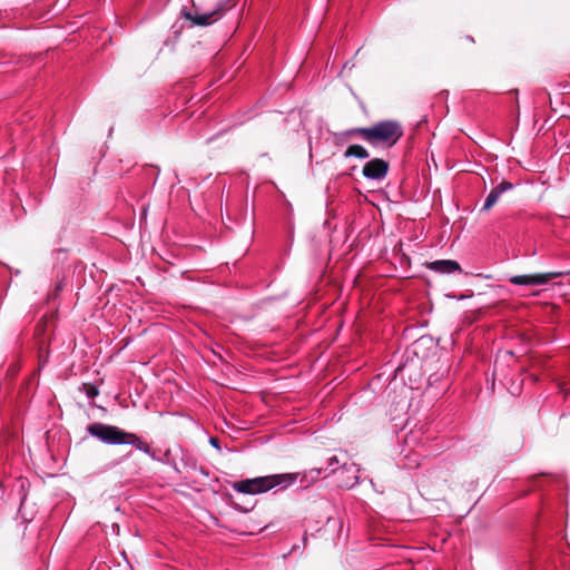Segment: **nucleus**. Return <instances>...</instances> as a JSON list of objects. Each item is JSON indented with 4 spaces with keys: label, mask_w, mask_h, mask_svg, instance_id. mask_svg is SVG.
I'll return each mask as SVG.
<instances>
[{
    "label": "nucleus",
    "mask_w": 570,
    "mask_h": 570,
    "mask_svg": "<svg viewBox=\"0 0 570 570\" xmlns=\"http://www.w3.org/2000/svg\"><path fill=\"white\" fill-rule=\"evenodd\" d=\"M428 268L440 274H453L461 272V266L453 259H439L428 264Z\"/></svg>",
    "instance_id": "0eeeda50"
},
{
    "label": "nucleus",
    "mask_w": 570,
    "mask_h": 570,
    "mask_svg": "<svg viewBox=\"0 0 570 570\" xmlns=\"http://www.w3.org/2000/svg\"><path fill=\"white\" fill-rule=\"evenodd\" d=\"M363 139L373 147L391 148L403 136L402 125L396 120H383L363 130Z\"/></svg>",
    "instance_id": "20e7f679"
},
{
    "label": "nucleus",
    "mask_w": 570,
    "mask_h": 570,
    "mask_svg": "<svg viewBox=\"0 0 570 570\" xmlns=\"http://www.w3.org/2000/svg\"><path fill=\"white\" fill-rule=\"evenodd\" d=\"M233 7V0H193V9L184 12V17L194 26L207 27L223 18Z\"/></svg>",
    "instance_id": "7ed1b4c3"
},
{
    "label": "nucleus",
    "mask_w": 570,
    "mask_h": 570,
    "mask_svg": "<svg viewBox=\"0 0 570 570\" xmlns=\"http://www.w3.org/2000/svg\"><path fill=\"white\" fill-rule=\"evenodd\" d=\"M363 130H368V127H364V128H353V129H350V130H346L342 134V136L344 137H354V136H361L363 138V134L362 131Z\"/></svg>",
    "instance_id": "9b49d317"
},
{
    "label": "nucleus",
    "mask_w": 570,
    "mask_h": 570,
    "mask_svg": "<svg viewBox=\"0 0 570 570\" xmlns=\"http://www.w3.org/2000/svg\"><path fill=\"white\" fill-rule=\"evenodd\" d=\"M561 272H548L539 274L514 275L509 282L518 286H540L548 284L551 279L562 276Z\"/></svg>",
    "instance_id": "39448f33"
},
{
    "label": "nucleus",
    "mask_w": 570,
    "mask_h": 570,
    "mask_svg": "<svg viewBox=\"0 0 570 570\" xmlns=\"http://www.w3.org/2000/svg\"><path fill=\"white\" fill-rule=\"evenodd\" d=\"M88 433L107 444H131L137 450L153 455L150 445L134 433L126 432L118 426L92 423L87 429Z\"/></svg>",
    "instance_id": "f03ea898"
},
{
    "label": "nucleus",
    "mask_w": 570,
    "mask_h": 570,
    "mask_svg": "<svg viewBox=\"0 0 570 570\" xmlns=\"http://www.w3.org/2000/svg\"><path fill=\"white\" fill-rule=\"evenodd\" d=\"M322 474L321 469H311L297 473H281L266 476H258L254 479H246L234 482L232 488L238 493L245 494H259L267 492L274 488L287 489L297 480L303 487H309L320 480Z\"/></svg>",
    "instance_id": "f257e3e1"
},
{
    "label": "nucleus",
    "mask_w": 570,
    "mask_h": 570,
    "mask_svg": "<svg viewBox=\"0 0 570 570\" xmlns=\"http://www.w3.org/2000/svg\"><path fill=\"white\" fill-rule=\"evenodd\" d=\"M513 188V185L509 181H502L501 184H499L498 186H495L491 191L490 194L487 196L485 198V202H484V205L482 207V210H489L491 209L494 204L499 200V198L501 197V195L504 193V191H508L510 189Z\"/></svg>",
    "instance_id": "6e6552de"
},
{
    "label": "nucleus",
    "mask_w": 570,
    "mask_h": 570,
    "mask_svg": "<svg viewBox=\"0 0 570 570\" xmlns=\"http://www.w3.org/2000/svg\"><path fill=\"white\" fill-rule=\"evenodd\" d=\"M390 165L387 161L381 158H374L367 161L363 166V176L371 180H381L384 179L387 175Z\"/></svg>",
    "instance_id": "423d86ee"
},
{
    "label": "nucleus",
    "mask_w": 570,
    "mask_h": 570,
    "mask_svg": "<svg viewBox=\"0 0 570 570\" xmlns=\"http://www.w3.org/2000/svg\"><path fill=\"white\" fill-rule=\"evenodd\" d=\"M358 481V476L355 474L354 475V480L352 482H345V485L346 487H353L354 484H356Z\"/></svg>",
    "instance_id": "ddd939ff"
},
{
    "label": "nucleus",
    "mask_w": 570,
    "mask_h": 570,
    "mask_svg": "<svg viewBox=\"0 0 570 570\" xmlns=\"http://www.w3.org/2000/svg\"><path fill=\"white\" fill-rule=\"evenodd\" d=\"M210 443H212L214 446L218 448V443H217V440H216V439H212V440H210Z\"/></svg>",
    "instance_id": "4468645a"
},
{
    "label": "nucleus",
    "mask_w": 570,
    "mask_h": 570,
    "mask_svg": "<svg viewBox=\"0 0 570 570\" xmlns=\"http://www.w3.org/2000/svg\"><path fill=\"white\" fill-rule=\"evenodd\" d=\"M346 158L356 157L365 159L370 156L368 151L361 145H351L344 153Z\"/></svg>",
    "instance_id": "1a4fd4ad"
},
{
    "label": "nucleus",
    "mask_w": 570,
    "mask_h": 570,
    "mask_svg": "<svg viewBox=\"0 0 570 570\" xmlns=\"http://www.w3.org/2000/svg\"><path fill=\"white\" fill-rule=\"evenodd\" d=\"M83 391L89 399H94L99 394L98 387L92 384H83Z\"/></svg>",
    "instance_id": "9d476101"
},
{
    "label": "nucleus",
    "mask_w": 570,
    "mask_h": 570,
    "mask_svg": "<svg viewBox=\"0 0 570 570\" xmlns=\"http://www.w3.org/2000/svg\"><path fill=\"white\" fill-rule=\"evenodd\" d=\"M337 464H338V459L337 456H332L330 460H328V466L331 468V471L330 473H333L336 471L337 469Z\"/></svg>",
    "instance_id": "f8f14e48"
}]
</instances>
